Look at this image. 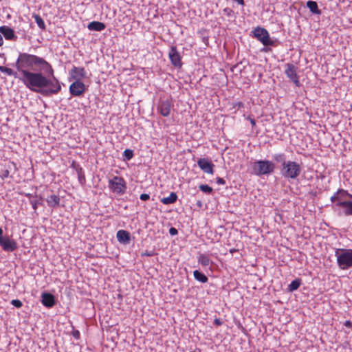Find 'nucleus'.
I'll list each match as a JSON object with an SVG mask.
<instances>
[{
	"label": "nucleus",
	"mask_w": 352,
	"mask_h": 352,
	"mask_svg": "<svg viewBox=\"0 0 352 352\" xmlns=\"http://www.w3.org/2000/svg\"><path fill=\"white\" fill-rule=\"evenodd\" d=\"M13 66L15 69L0 66V72L19 79L28 89L44 96L56 95L61 91V82L45 58L20 52Z\"/></svg>",
	"instance_id": "f257e3e1"
},
{
	"label": "nucleus",
	"mask_w": 352,
	"mask_h": 352,
	"mask_svg": "<svg viewBox=\"0 0 352 352\" xmlns=\"http://www.w3.org/2000/svg\"><path fill=\"white\" fill-rule=\"evenodd\" d=\"M351 195L344 190H339L331 197V200L336 206L343 208V212L346 215L352 214V201L349 199Z\"/></svg>",
	"instance_id": "f03ea898"
},
{
	"label": "nucleus",
	"mask_w": 352,
	"mask_h": 352,
	"mask_svg": "<svg viewBox=\"0 0 352 352\" xmlns=\"http://www.w3.org/2000/svg\"><path fill=\"white\" fill-rule=\"evenodd\" d=\"M281 175L288 180L297 179L301 173L302 167L296 162L288 160L283 167H280Z\"/></svg>",
	"instance_id": "7ed1b4c3"
},
{
	"label": "nucleus",
	"mask_w": 352,
	"mask_h": 352,
	"mask_svg": "<svg viewBox=\"0 0 352 352\" xmlns=\"http://www.w3.org/2000/svg\"><path fill=\"white\" fill-rule=\"evenodd\" d=\"M254 174L256 175H269L274 172L275 164L270 160H257L252 166Z\"/></svg>",
	"instance_id": "20e7f679"
},
{
	"label": "nucleus",
	"mask_w": 352,
	"mask_h": 352,
	"mask_svg": "<svg viewBox=\"0 0 352 352\" xmlns=\"http://www.w3.org/2000/svg\"><path fill=\"white\" fill-rule=\"evenodd\" d=\"M108 188L111 192L117 195H122L127 188L126 182L122 177L113 176L108 180Z\"/></svg>",
	"instance_id": "39448f33"
},
{
	"label": "nucleus",
	"mask_w": 352,
	"mask_h": 352,
	"mask_svg": "<svg viewBox=\"0 0 352 352\" xmlns=\"http://www.w3.org/2000/svg\"><path fill=\"white\" fill-rule=\"evenodd\" d=\"M338 264L342 269H347L352 266V250H338L336 252Z\"/></svg>",
	"instance_id": "423d86ee"
},
{
	"label": "nucleus",
	"mask_w": 352,
	"mask_h": 352,
	"mask_svg": "<svg viewBox=\"0 0 352 352\" xmlns=\"http://www.w3.org/2000/svg\"><path fill=\"white\" fill-rule=\"evenodd\" d=\"M254 36L265 46H274L275 42L270 37L267 30L257 27L253 30Z\"/></svg>",
	"instance_id": "0eeeda50"
},
{
	"label": "nucleus",
	"mask_w": 352,
	"mask_h": 352,
	"mask_svg": "<svg viewBox=\"0 0 352 352\" xmlns=\"http://www.w3.org/2000/svg\"><path fill=\"white\" fill-rule=\"evenodd\" d=\"M173 108V102L169 100H160L157 106V111L164 117H168Z\"/></svg>",
	"instance_id": "6e6552de"
},
{
	"label": "nucleus",
	"mask_w": 352,
	"mask_h": 352,
	"mask_svg": "<svg viewBox=\"0 0 352 352\" xmlns=\"http://www.w3.org/2000/svg\"><path fill=\"white\" fill-rule=\"evenodd\" d=\"M286 69L285 71V74L287 77L292 81L296 86L299 87L300 85L299 80V76L297 74L298 67L293 64L287 63L285 65Z\"/></svg>",
	"instance_id": "1a4fd4ad"
},
{
	"label": "nucleus",
	"mask_w": 352,
	"mask_h": 352,
	"mask_svg": "<svg viewBox=\"0 0 352 352\" xmlns=\"http://www.w3.org/2000/svg\"><path fill=\"white\" fill-rule=\"evenodd\" d=\"M0 246L4 251L8 252H14L18 248V245L16 241L10 239L8 236L0 237Z\"/></svg>",
	"instance_id": "9d476101"
},
{
	"label": "nucleus",
	"mask_w": 352,
	"mask_h": 352,
	"mask_svg": "<svg viewBox=\"0 0 352 352\" xmlns=\"http://www.w3.org/2000/svg\"><path fill=\"white\" fill-rule=\"evenodd\" d=\"M168 57L171 64L177 68H181L182 66V56L178 52L176 46H171L168 52Z\"/></svg>",
	"instance_id": "9b49d317"
},
{
	"label": "nucleus",
	"mask_w": 352,
	"mask_h": 352,
	"mask_svg": "<svg viewBox=\"0 0 352 352\" xmlns=\"http://www.w3.org/2000/svg\"><path fill=\"white\" fill-rule=\"evenodd\" d=\"M85 84L80 80H76L69 86V93L73 96H80L85 92Z\"/></svg>",
	"instance_id": "f8f14e48"
},
{
	"label": "nucleus",
	"mask_w": 352,
	"mask_h": 352,
	"mask_svg": "<svg viewBox=\"0 0 352 352\" xmlns=\"http://www.w3.org/2000/svg\"><path fill=\"white\" fill-rule=\"evenodd\" d=\"M70 78L76 80H80L87 77V72L84 67L74 66L69 72Z\"/></svg>",
	"instance_id": "ddd939ff"
},
{
	"label": "nucleus",
	"mask_w": 352,
	"mask_h": 352,
	"mask_svg": "<svg viewBox=\"0 0 352 352\" xmlns=\"http://www.w3.org/2000/svg\"><path fill=\"white\" fill-rule=\"evenodd\" d=\"M197 164L199 168L204 172L208 174H213L214 164L206 158H200L197 161Z\"/></svg>",
	"instance_id": "4468645a"
},
{
	"label": "nucleus",
	"mask_w": 352,
	"mask_h": 352,
	"mask_svg": "<svg viewBox=\"0 0 352 352\" xmlns=\"http://www.w3.org/2000/svg\"><path fill=\"white\" fill-rule=\"evenodd\" d=\"M41 302L45 307L51 308L56 303L55 298L52 294L43 292L41 294Z\"/></svg>",
	"instance_id": "2eb2a0df"
},
{
	"label": "nucleus",
	"mask_w": 352,
	"mask_h": 352,
	"mask_svg": "<svg viewBox=\"0 0 352 352\" xmlns=\"http://www.w3.org/2000/svg\"><path fill=\"white\" fill-rule=\"evenodd\" d=\"M0 33L2 34L6 40L16 41L17 36L14 30L8 26L3 25L0 27Z\"/></svg>",
	"instance_id": "dca6fc26"
},
{
	"label": "nucleus",
	"mask_w": 352,
	"mask_h": 352,
	"mask_svg": "<svg viewBox=\"0 0 352 352\" xmlns=\"http://www.w3.org/2000/svg\"><path fill=\"white\" fill-rule=\"evenodd\" d=\"M116 237L118 241L123 244H129L131 241L130 233L124 230H120L117 232Z\"/></svg>",
	"instance_id": "f3484780"
},
{
	"label": "nucleus",
	"mask_w": 352,
	"mask_h": 352,
	"mask_svg": "<svg viewBox=\"0 0 352 352\" xmlns=\"http://www.w3.org/2000/svg\"><path fill=\"white\" fill-rule=\"evenodd\" d=\"M60 201L59 196L56 195H51L46 199L48 206L53 208H57L59 206Z\"/></svg>",
	"instance_id": "a211bd4d"
},
{
	"label": "nucleus",
	"mask_w": 352,
	"mask_h": 352,
	"mask_svg": "<svg viewBox=\"0 0 352 352\" xmlns=\"http://www.w3.org/2000/svg\"><path fill=\"white\" fill-rule=\"evenodd\" d=\"M87 28L91 31L101 32L105 29L106 25L102 22L94 21L89 23L87 25Z\"/></svg>",
	"instance_id": "6ab92c4d"
},
{
	"label": "nucleus",
	"mask_w": 352,
	"mask_h": 352,
	"mask_svg": "<svg viewBox=\"0 0 352 352\" xmlns=\"http://www.w3.org/2000/svg\"><path fill=\"white\" fill-rule=\"evenodd\" d=\"M198 263L203 267H208L213 263L210 256L206 254H199L197 258Z\"/></svg>",
	"instance_id": "aec40b11"
},
{
	"label": "nucleus",
	"mask_w": 352,
	"mask_h": 352,
	"mask_svg": "<svg viewBox=\"0 0 352 352\" xmlns=\"http://www.w3.org/2000/svg\"><path fill=\"white\" fill-rule=\"evenodd\" d=\"M74 167L78 175V179L79 183L83 186L86 182V178L85 175V172L79 164H74Z\"/></svg>",
	"instance_id": "412c9836"
},
{
	"label": "nucleus",
	"mask_w": 352,
	"mask_h": 352,
	"mask_svg": "<svg viewBox=\"0 0 352 352\" xmlns=\"http://www.w3.org/2000/svg\"><path fill=\"white\" fill-rule=\"evenodd\" d=\"M286 155L283 153H275L273 155L274 160L278 164H280V167H283L284 166V164H286L287 161L286 160Z\"/></svg>",
	"instance_id": "4be33fe9"
},
{
	"label": "nucleus",
	"mask_w": 352,
	"mask_h": 352,
	"mask_svg": "<svg viewBox=\"0 0 352 352\" xmlns=\"http://www.w3.org/2000/svg\"><path fill=\"white\" fill-rule=\"evenodd\" d=\"M177 199V195L175 192H170L168 197H164L161 199V202L165 205L174 204Z\"/></svg>",
	"instance_id": "5701e85b"
},
{
	"label": "nucleus",
	"mask_w": 352,
	"mask_h": 352,
	"mask_svg": "<svg viewBox=\"0 0 352 352\" xmlns=\"http://www.w3.org/2000/svg\"><path fill=\"white\" fill-rule=\"evenodd\" d=\"M307 7L310 10L313 14H320L321 11L318 9V4L316 1H308L307 2Z\"/></svg>",
	"instance_id": "b1692460"
},
{
	"label": "nucleus",
	"mask_w": 352,
	"mask_h": 352,
	"mask_svg": "<svg viewBox=\"0 0 352 352\" xmlns=\"http://www.w3.org/2000/svg\"><path fill=\"white\" fill-rule=\"evenodd\" d=\"M193 275H194L195 278L197 280H198L202 283H206L208 280V277L205 274H204L203 273L199 272V270H195L193 272Z\"/></svg>",
	"instance_id": "393cba45"
},
{
	"label": "nucleus",
	"mask_w": 352,
	"mask_h": 352,
	"mask_svg": "<svg viewBox=\"0 0 352 352\" xmlns=\"http://www.w3.org/2000/svg\"><path fill=\"white\" fill-rule=\"evenodd\" d=\"M301 285V279L296 278L291 282V283L288 285V290L289 292H294L298 289V287Z\"/></svg>",
	"instance_id": "a878e982"
},
{
	"label": "nucleus",
	"mask_w": 352,
	"mask_h": 352,
	"mask_svg": "<svg viewBox=\"0 0 352 352\" xmlns=\"http://www.w3.org/2000/svg\"><path fill=\"white\" fill-rule=\"evenodd\" d=\"M33 18L35 20V22L36 23L37 25L43 30H45L46 28L45 22L43 19L41 18V16L38 14H33Z\"/></svg>",
	"instance_id": "bb28decb"
},
{
	"label": "nucleus",
	"mask_w": 352,
	"mask_h": 352,
	"mask_svg": "<svg viewBox=\"0 0 352 352\" xmlns=\"http://www.w3.org/2000/svg\"><path fill=\"white\" fill-rule=\"evenodd\" d=\"M199 188L202 192L207 194H211L213 190L212 188L207 184H201Z\"/></svg>",
	"instance_id": "cd10ccee"
},
{
	"label": "nucleus",
	"mask_w": 352,
	"mask_h": 352,
	"mask_svg": "<svg viewBox=\"0 0 352 352\" xmlns=\"http://www.w3.org/2000/svg\"><path fill=\"white\" fill-rule=\"evenodd\" d=\"M123 156L125 160H130L133 157V151L131 149H126L123 153Z\"/></svg>",
	"instance_id": "c85d7f7f"
},
{
	"label": "nucleus",
	"mask_w": 352,
	"mask_h": 352,
	"mask_svg": "<svg viewBox=\"0 0 352 352\" xmlns=\"http://www.w3.org/2000/svg\"><path fill=\"white\" fill-rule=\"evenodd\" d=\"M10 303L16 308H21L23 305L22 302L18 299L12 300Z\"/></svg>",
	"instance_id": "c756f323"
},
{
	"label": "nucleus",
	"mask_w": 352,
	"mask_h": 352,
	"mask_svg": "<svg viewBox=\"0 0 352 352\" xmlns=\"http://www.w3.org/2000/svg\"><path fill=\"white\" fill-rule=\"evenodd\" d=\"M30 204L32 206V208L34 210H36L38 208V205L41 204V202L38 200L33 198V199H30Z\"/></svg>",
	"instance_id": "7c9ffc66"
},
{
	"label": "nucleus",
	"mask_w": 352,
	"mask_h": 352,
	"mask_svg": "<svg viewBox=\"0 0 352 352\" xmlns=\"http://www.w3.org/2000/svg\"><path fill=\"white\" fill-rule=\"evenodd\" d=\"M154 254H155V253L153 251H148V250H146L145 252H142V254H141V255L142 256H152Z\"/></svg>",
	"instance_id": "2f4dec72"
},
{
	"label": "nucleus",
	"mask_w": 352,
	"mask_h": 352,
	"mask_svg": "<svg viewBox=\"0 0 352 352\" xmlns=\"http://www.w3.org/2000/svg\"><path fill=\"white\" fill-rule=\"evenodd\" d=\"M72 336L74 338H75L76 339H79L80 338V331L78 330H74L72 331Z\"/></svg>",
	"instance_id": "473e14b6"
},
{
	"label": "nucleus",
	"mask_w": 352,
	"mask_h": 352,
	"mask_svg": "<svg viewBox=\"0 0 352 352\" xmlns=\"http://www.w3.org/2000/svg\"><path fill=\"white\" fill-rule=\"evenodd\" d=\"M140 198L142 201H146V200L149 199L150 196L148 194L143 193L140 195Z\"/></svg>",
	"instance_id": "72a5a7b5"
},
{
	"label": "nucleus",
	"mask_w": 352,
	"mask_h": 352,
	"mask_svg": "<svg viewBox=\"0 0 352 352\" xmlns=\"http://www.w3.org/2000/svg\"><path fill=\"white\" fill-rule=\"evenodd\" d=\"M247 120H248L250 122V124L252 127H254L256 126V121L254 119L252 118L251 116H248L246 118Z\"/></svg>",
	"instance_id": "f704fd0d"
},
{
	"label": "nucleus",
	"mask_w": 352,
	"mask_h": 352,
	"mask_svg": "<svg viewBox=\"0 0 352 352\" xmlns=\"http://www.w3.org/2000/svg\"><path fill=\"white\" fill-rule=\"evenodd\" d=\"M169 233L172 236L176 235L177 234V230L175 228H170L169 230Z\"/></svg>",
	"instance_id": "c9c22d12"
},
{
	"label": "nucleus",
	"mask_w": 352,
	"mask_h": 352,
	"mask_svg": "<svg viewBox=\"0 0 352 352\" xmlns=\"http://www.w3.org/2000/svg\"><path fill=\"white\" fill-rule=\"evenodd\" d=\"M217 183L220 185H224L226 184V181L223 178L217 177Z\"/></svg>",
	"instance_id": "e433bc0d"
},
{
	"label": "nucleus",
	"mask_w": 352,
	"mask_h": 352,
	"mask_svg": "<svg viewBox=\"0 0 352 352\" xmlns=\"http://www.w3.org/2000/svg\"><path fill=\"white\" fill-rule=\"evenodd\" d=\"M234 107L239 109V108L243 107L244 104L242 102H237L234 103Z\"/></svg>",
	"instance_id": "4c0bfd02"
},
{
	"label": "nucleus",
	"mask_w": 352,
	"mask_h": 352,
	"mask_svg": "<svg viewBox=\"0 0 352 352\" xmlns=\"http://www.w3.org/2000/svg\"><path fill=\"white\" fill-rule=\"evenodd\" d=\"M214 324L217 326H221L223 324V322L219 318H215L214 320Z\"/></svg>",
	"instance_id": "58836bf2"
},
{
	"label": "nucleus",
	"mask_w": 352,
	"mask_h": 352,
	"mask_svg": "<svg viewBox=\"0 0 352 352\" xmlns=\"http://www.w3.org/2000/svg\"><path fill=\"white\" fill-rule=\"evenodd\" d=\"M9 174H10L9 170H5L3 172V173H2L1 177H2L3 179L6 178V177H8L9 176Z\"/></svg>",
	"instance_id": "ea45409f"
},
{
	"label": "nucleus",
	"mask_w": 352,
	"mask_h": 352,
	"mask_svg": "<svg viewBox=\"0 0 352 352\" xmlns=\"http://www.w3.org/2000/svg\"><path fill=\"white\" fill-rule=\"evenodd\" d=\"M235 2L238 3L240 5H244V1L243 0H234Z\"/></svg>",
	"instance_id": "a19ab883"
},
{
	"label": "nucleus",
	"mask_w": 352,
	"mask_h": 352,
	"mask_svg": "<svg viewBox=\"0 0 352 352\" xmlns=\"http://www.w3.org/2000/svg\"><path fill=\"white\" fill-rule=\"evenodd\" d=\"M3 44V39L1 34H0V46H2Z\"/></svg>",
	"instance_id": "79ce46f5"
},
{
	"label": "nucleus",
	"mask_w": 352,
	"mask_h": 352,
	"mask_svg": "<svg viewBox=\"0 0 352 352\" xmlns=\"http://www.w3.org/2000/svg\"><path fill=\"white\" fill-rule=\"evenodd\" d=\"M345 325H346V327H350V326L351 325V321H349V320L346 321V322H345Z\"/></svg>",
	"instance_id": "37998d69"
},
{
	"label": "nucleus",
	"mask_w": 352,
	"mask_h": 352,
	"mask_svg": "<svg viewBox=\"0 0 352 352\" xmlns=\"http://www.w3.org/2000/svg\"><path fill=\"white\" fill-rule=\"evenodd\" d=\"M26 196H27L28 197H29L30 199H33V198H34V197H33V196H32V195H31V194H27V195H26Z\"/></svg>",
	"instance_id": "c03bdc74"
},
{
	"label": "nucleus",
	"mask_w": 352,
	"mask_h": 352,
	"mask_svg": "<svg viewBox=\"0 0 352 352\" xmlns=\"http://www.w3.org/2000/svg\"><path fill=\"white\" fill-rule=\"evenodd\" d=\"M3 230L0 228V237H3Z\"/></svg>",
	"instance_id": "a18cd8bd"
},
{
	"label": "nucleus",
	"mask_w": 352,
	"mask_h": 352,
	"mask_svg": "<svg viewBox=\"0 0 352 352\" xmlns=\"http://www.w3.org/2000/svg\"><path fill=\"white\" fill-rule=\"evenodd\" d=\"M236 249H232V250H230V252H231V253H233V252H236Z\"/></svg>",
	"instance_id": "49530a36"
},
{
	"label": "nucleus",
	"mask_w": 352,
	"mask_h": 352,
	"mask_svg": "<svg viewBox=\"0 0 352 352\" xmlns=\"http://www.w3.org/2000/svg\"><path fill=\"white\" fill-rule=\"evenodd\" d=\"M197 205H198V206H201V201H198V202H197Z\"/></svg>",
	"instance_id": "de8ad7c7"
}]
</instances>
